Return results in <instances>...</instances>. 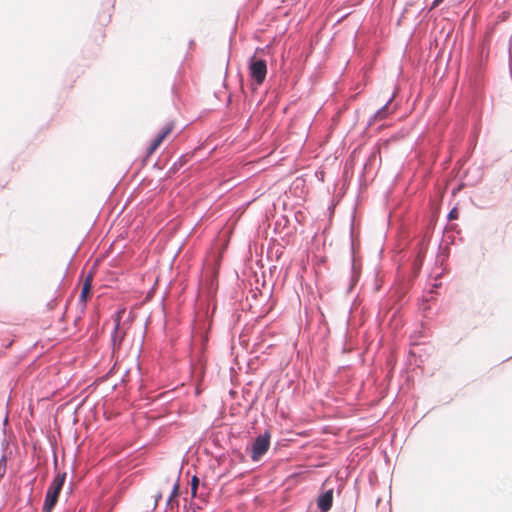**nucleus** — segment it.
Listing matches in <instances>:
<instances>
[{
    "instance_id": "f257e3e1",
    "label": "nucleus",
    "mask_w": 512,
    "mask_h": 512,
    "mask_svg": "<svg viewBox=\"0 0 512 512\" xmlns=\"http://www.w3.org/2000/svg\"><path fill=\"white\" fill-rule=\"evenodd\" d=\"M65 478V473H58L52 480L44 500L43 512H51L55 507L59 494L63 488Z\"/></svg>"
},
{
    "instance_id": "f03ea898",
    "label": "nucleus",
    "mask_w": 512,
    "mask_h": 512,
    "mask_svg": "<svg viewBox=\"0 0 512 512\" xmlns=\"http://www.w3.org/2000/svg\"><path fill=\"white\" fill-rule=\"evenodd\" d=\"M250 76L258 84H262L266 78L267 65L265 60L252 57L249 64Z\"/></svg>"
},
{
    "instance_id": "7ed1b4c3",
    "label": "nucleus",
    "mask_w": 512,
    "mask_h": 512,
    "mask_svg": "<svg viewBox=\"0 0 512 512\" xmlns=\"http://www.w3.org/2000/svg\"><path fill=\"white\" fill-rule=\"evenodd\" d=\"M270 447V434L259 435L252 444L251 458L258 461Z\"/></svg>"
},
{
    "instance_id": "20e7f679",
    "label": "nucleus",
    "mask_w": 512,
    "mask_h": 512,
    "mask_svg": "<svg viewBox=\"0 0 512 512\" xmlns=\"http://www.w3.org/2000/svg\"><path fill=\"white\" fill-rule=\"evenodd\" d=\"M175 129L174 122H168L159 132L157 137L152 141L150 147L148 148L147 155H152L163 143V141L173 132Z\"/></svg>"
},
{
    "instance_id": "39448f33",
    "label": "nucleus",
    "mask_w": 512,
    "mask_h": 512,
    "mask_svg": "<svg viewBox=\"0 0 512 512\" xmlns=\"http://www.w3.org/2000/svg\"><path fill=\"white\" fill-rule=\"evenodd\" d=\"M333 503V489H329L321 494L317 500V506L321 512H328Z\"/></svg>"
},
{
    "instance_id": "423d86ee",
    "label": "nucleus",
    "mask_w": 512,
    "mask_h": 512,
    "mask_svg": "<svg viewBox=\"0 0 512 512\" xmlns=\"http://www.w3.org/2000/svg\"><path fill=\"white\" fill-rule=\"evenodd\" d=\"M92 281H93V277L92 275H88L83 284H82V288H81V293H80V296H79V301L85 305L88 298L90 297V293H91V288H92Z\"/></svg>"
},
{
    "instance_id": "0eeeda50",
    "label": "nucleus",
    "mask_w": 512,
    "mask_h": 512,
    "mask_svg": "<svg viewBox=\"0 0 512 512\" xmlns=\"http://www.w3.org/2000/svg\"><path fill=\"white\" fill-rule=\"evenodd\" d=\"M198 483H199V480L196 476H194L192 478V482H191V490H192V495L195 496L196 495V492H197V489H198Z\"/></svg>"
},
{
    "instance_id": "6e6552de",
    "label": "nucleus",
    "mask_w": 512,
    "mask_h": 512,
    "mask_svg": "<svg viewBox=\"0 0 512 512\" xmlns=\"http://www.w3.org/2000/svg\"><path fill=\"white\" fill-rule=\"evenodd\" d=\"M122 313H123L122 311H119L115 317V335L118 333V330H119V324H120Z\"/></svg>"
},
{
    "instance_id": "1a4fd4ad",
    "label": "nucleus",
    "mask_w": 512,
    "mask_h": 512,
    "mask_svg": "<svg viewBox=\"0 0 512 512\" xmlns=\"http://www.w3.org/2000/svg\"><path fill=\"white\" fill-rule=\"evenodd\" d=\"M457 217H458L457 209L451 210L450 213H449V219L453 220V219H456Z\"/></svg>"
},
{
    "instance_id": "9d476101",
    "label": "nucleus",
    "mask_w": 512,
    "mask_h": 512,
    "mask_svg": "<svg viewBox=\"0 0 512 512\" xmlns=\"http://www.w3.org/2000/svg\"><path fill=\"white\" fill-rule=\"evenodd\" d=\"M178 493H179V486H178V484H175V486H174V488H173V491H172V493H171L170 498H173V497L178 496Z\"/></svg>"
},
{
    "instance_id": "9b49d317",
    "label": "nucleus",
    "mask_w": 512,
    "mask_h": 512,
    "mask_svg": "<svg viewBox=\"0 0 512 512\" xmlns=\"http://www.w3.org/2000/svg\"><path fill=\"white\" fill-rule=\"evenodd\" d=\"M376 118L383 119L384 118V110H380L376 113Z\"/></svg>"
},
{
    "instance_id": "f8f14e48",
    "label": "nucleus",
    "mask_w": 512,
    "mask_h": 512,
    "mask_svg": "<svg viewBox=\"0 0 512 512\" xmlns=\"http://www.w3.org/2000/svg\"><path fill=\"white\" fill-rule=\"evenodd\" d=\"M444 0H434L432 6H431V9H434L435 7H437L440 3H442Z\"/></svg>"
}]
</instances>
